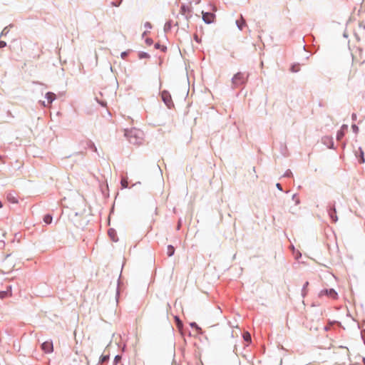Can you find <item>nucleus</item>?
I'll use <instances>...</instances> for the list:
<instances>
[{"instance_id":"nucleus-37","label":"nucleus","mask_w":365,"mask_h":365,"mask_svg":"<svg viewBox=\"0 0 365 365\" xmlns=\"http://www.w3.org/2000/svg\"><path fill=\"white\" fill-rule=\"evenodd\" d=\"M144 26L145 28H146L147 29H150L152 28V25L150 22H145L144 24Z\"/></svg>"},{"instance_id":"nucleus-7","label":"nucleus","mask_w":365,"mask_h":365,"mask_svg":"<svg viewBox=\"0 0 365 365\" xmlns=\"http://www.w3.org/2000/svg\"><path fill=\"white\" fill-rule=\"evenodd\" d=\"M328 214L333 222H337L338 217L336 216V210L334 205H333L332 206L329 205L328 209Z\"/></svg>"},{"instance_id":"nucleus-34","label":"nucleus","mask_w":365,"mask_h":365,"mask_svg":"<svg viewBox=\"0 0 365 365\" xmlns=\"http://www.w3.org/2000/svg\"><path fill=\"white\" fill-rule=\"evenodd\" d=\"M291 71L293 72V73L298 72L299 71L298 66L293 65L291 67Z\"/></svg>"},{"instance_id":"nucleus-10","label":"nucleus","mask_w":365,"mask_h":365,"mask_svg":"<svg viewBox=\"0 0 365 365\" xmlns=\"http://www.w3.org/2000/svg\"><path fill=\"white\" fill-rule=\"evenodd\" d=\"M348 129V125L344 124L341 125V129L336 133V140H341L344 136V131Z\"/></svg>"},{"instance_id":"nucleus-32","label":"nucleus","mask_w":365,"mask_h":365,"mask_svg":"<svg viewBox=\"0 0 365 365\" xmlns=\"http://www.w3.org/2000/svg\"><path fill=\"white\" fill-rule=\"evenodd\" d=\"M8 200H9V202H11L12 203H17L18 202V200L14 197L8 196Z\"/></svg>"},{"instance_id":"nucleus-28","label":"nucleus","mask_w":365,"mask_h":365,"mask_svg":"<svg viewBox=\"0 0 365 365\" xmlns=\"http://www.w3.org/2000/svg\"><path fill=\"white\" fill-rule=\"evenodd\" d=\"M9 30L8 29V26H6L1 31V35H0V37H2L4 36H6L7 35V34L9 33Z\"/></svg>"},{"instance_id":"nucleus-36","label":"nucleus","mask_w":365,"mask_h":365,"mask_svg":"<svg viewBox=\"0 0 365 365\" xmlns=\"http://www.w3.org/2000/svg\"><path fill=\"white\" fill-rule=\"evenodd\" d=\"M122 2V0L119 1H112L111 2V5L113 6H119L120 5Z\"/></svg>"},{"instance_id":"nucleus-21","label":"nucleus","mask_w":365,"mask_h":365,"mask_svg":"<svg viewBox=\"0 0 365 365\" xmlns=\"http://www.w3.org/2000/svg\"><path fill=\"white\" fill-rule=\"evenodd\" d=\"M243 339L247 342H251V335L249 332H245L243 334Z\"/></svg>"},{"instance_id":"nucleus-40","label":"nucleus","mask_w":365,"mask_h":365,"mask_svg":"<svg viewBox=\"0 0 365 365\" xmlns=\"http://www.w3.org/2000/svg\"><path fill=\"white\" fill-rule=\"evenodd\" d=\"M292 200H295L296 204L299 203V200L297 198V195L296 194L293 195Z\"/></svg>"},{"instance_id":"nucleus-2","label":"nucleus","mask_w":365,"mask_h":365,"mask_svg":"<svg viewBox=\"0 0 365 365\" xmlns=\"http://www.w3.org/2000/svg\"><path fill=\"white\" fill-rule=\"evenodd\" d=\"M250 74L245 72H238L232 78V87L237 88L244 86L249 78Z\"/></svg>"},{"instance_id":"nucleus-18","label":"nucleus","mask_w":365,"mask_h":365,"mask_svg":"<svg viewBox=\"0 0 365 365\" xmlns=\"http://www.w3.org/2000/svg\"><path fill=\"white\" fill-rule=\"evenodd\" d=\"M138 58L140 59H143V58H150V56L149 53H146V52H144V51H140L138 53Z\"/></svg>"},{"instance_id":"nucleus-42","label":"nucleus","mask_w":365,"mask_h":365,"mask_svg":"<svg viewBox=\"0 0 365 365\" xmlns=\"http://www.w3.org/2000/svg\"><path fill=\"white\" fill-rule=\"evenodd\" d=\"M97 101L98 102V103H100L103 107H106L107 105V103L106 101H100L98 100H97Z\"/></svg>"},{"instance_id":"nucleus-11","label":"nucleus","mask_w":365,"mask_h":365,"mask_svg":"<svg viewBox=\"0 0 365 365\" xmlns=\"http://www.w3.org/2000/svg\"><path fill=\"white\" fill-rule=\"evenodd\" d=\"M236 25L239 30L242 31L246 25V21L241 15L240 19L236 21Z\"/></svg>"},{"instance_id":"nucleus-45","label":"nucleus","mask_w":365,"mask_h":365,"mask_svg":"<svg viewBox=\"0 0 365 365\" xmlns=\"http://www.w3.org/2000/svg\"><path fill=\"white\" fill-rule=\"evenodd\" d=\"M4 242H3V241H0V245L4 246Z\"/></svg>"},{"instance_id":"nucleus-20","label":"nucleus","mask_w":365,"mask_h":365,"mask_svg":"<svg viewBox=\"0 0 365 365\" xmlns=\"http://www.w3.org/2000/svg\"><path fill=\"white\" fill-rule=\"evenodd\" d=\"M109 360V355H102L100 357L99 363L103 364L107 362Z\"/></svg>"},{"instance_id":"nucleus-9","label":"nucleus","mask_w":365,"mask_h":365,"mask_svg":"<svg viewBox=\"0 0 365 365\" xmlns=\"http://www.w3.org/2000/svg\"><path fill=\"white\" fill-rule=\"evenodd\" d=\"M45 98L47 99V104L43 102V106H48L56 99V94L52 92H47L45 95Z\"/></svg>"},{"instance_id":"nucleus-35","label":"nucleus","mask_w":365,"mask_h":365,"mask_svg":"<svg viewBox=\"0 0 365 365\" xmlns=\"http://www.w3.org/2000/svg\"><path fill=\"white\" fill-rule=\"evenodd\" d=\"M145 43H146L147 45H148V46L152 45V44H153V39H152V38H147L145 39Z\"/></svg>"},{"instance_id":"nucleus-43","label":"nucleus","mask_w":365,"mask_h":365,"mask_svg":"<svg viewBox=\"0 0 365 365\" xmlns=\"http://www.w3.org/2000/svg\"><path fill=\"white\" fill-rule=\"evenodd\" d=\"M351 119H352L353 120H356V113H352V115H351Z\"/></svg>"},{"instance_id":"nucleus-24","label":"nucleus","mask_w":365,"mask_h":365,"mask_svg":"<svg viewBox=\"0 0 365 365\" xmlns=\"http://www.w3.org/2000/svg\"><path fill=\"white\" fill-rule=\"evenodd\" d=\"M359 152H360V160H359V163H364L365 160H364V152L362 150V149L361 148H359Z\"/></svg>"},{"instance_id":"nucleus-8","label":"nucleus","mask_w":365,"mask_h":365,"mask_svg":"<svg viewBox=\"0 0 365 365\" xmlns=\"http://www.w3.org/2000/svg\"><path fill=\"white\" fill-rule=\"evenodd\" d=\"M215 17V14L210 12H202V19L207 24L212 23Z\"/></svg>"},{"instance_id":"nucleus-31","label":"nucleus","mask_w":365,"mask_h":365,"mask_svg":"<svg viewBox=\"0 0 365 365\" xmlns=\"http://www.w3.org/2000/svg\"><path fill=\"white\" fill-rule=\"evenodd\" d=\"M352 130L354 133L357 134L359 132V127L356 124L351 125Z\"/></svg>"},{"instance_id":"nucleus-5","label":"nucleus","mask_w":365,"mask_h":365,"mask_svg":"<svg viewBox=\"0 0 365 365\" xmlns=\"http://www.w3.org/2000/svg\"><path fill=\"white\" fill-rule=\"evenodd\" d=\"M322 143L329 149H334V140L331 136H324L322 138Z\"/></svg>"},{"instance_id":"nucleus-33","label":"nucleus","mask_w":365,"mask_h":365,"mask_svg":"<svg viewBox=\"0 0 365 365\" xmlns=\"http://www.w3.org/2000/svg\"><path fill=\"white\" fill-rule=\"evenodd\" d=\"M91 149H92L94 152H97V148L96 147L95 144L92 142L89 143V145Z\"/></svg>"},{"instance_id":"nucleus-44","label":"nucleus","mask_w":365,"mask_h":365,"mask_svg":"<svg viewBox=\"0 0 365 365\" xmlns=\"http://www.w3.org/2000/svg\"><path fill=\"white\" fill-rule=\"evenodd\" d=\"M147 34V31H144L143 34V37L145 36Z\"/></svg>"},{"instance_id":"nucleus-22","label":"nucleus","mask_w":365,"mask_h":365,"mask_svg":"<svg viewBox=\"0 0 365 365\" xmlns=\"http://www.w3.org/2000/svg\"><path fill=\"white\" fill-rule=\"evenodd\" d=\"M308 285H309V282H306L304 284L303 287H302V297H305V295L307 294L306 289H307V287H308Z\"/></svg>"},{"instance_id":"nucleus-25","label":"nucleus","mask_w":365,"mask_h":365,"mask_svg":"<svg viewBox=\"0 0 365 365\" xmlns=\"http://www.w3.org/2000/svg\"><path fill=\"white\" fill-rule=\"evenodd\" d=\"M121 359L122 357L120 355H116L114 358L113 365H117V364L121 361Z\"/></svg>"},{"instance_id":"nucleus-15","label":"nucleus","mask_w":365,"mask_h":365,"mask_svg":"<svg viewBox=\"0 0 365 365\" xmlns=\"http://www.w3.org/2000/svg\"><path fill=\"white\" fill-rule=\"evenodd\" d=\"M43 220L46 225H50L52 222L53 217L51 214H46L44 215Z\"/></svg>"},{"instance_id":"nucleus-13","label":"nucleus","mask_w":365,"mask_h":365,"mask_svg":"<svg viewBox=\"0 0 365 365\" xmlns=\"http://www.w3.org/2000/svg\"><path fill=\"white\" fill-rule=\"evenodd\" d=\"M190 10L188 6L185 4L181 5L180 6V14L185 16H187V13H190ZM187 18V16H186Z\"/></svg>"},{"instance_id":"nucleus-4","label":"nucleus","mask_w":365,"mask_h":365,"mask_svg":"<svg viewBox=\"0 0 365 365\" xmlns=\"http://www.w3.org/2000/svg\"><path fill=\"white\" fill-rule=\"evenodd\" d=\"M319 297L327 296L331 299H336L338 297L337 292L334 289H324L321 290L319 294Z\"/></svg>"},{"instance_id":"nucleus-14","label":"nucleus","mask_w":365,"mask_h":365,"mask_svg":"<svg viewBox=\"0 0 365 365\" xmlns=\"http://www.w3.org/2000/svg\"><path fill=\"white\" fill-rule=\"evenodd\" d=\"M11 292V286H9L7 287L6 291L0 292V298L4 299V298L8 297L9 294V292Z\"/></svg>"},{"instance_id":"nucleus-41","label":"nucleus","mask_w":365,"mask_h":365,"mask_svg":"<svg viewBox=\"0 0 365 365\" xmlns=\"http://www.w3.org/2000/svg\"><path fill=\"white\" fill-rule=\"evenodd\" d=\"M276 187H277L279 190H280V191H282V190H282V185H281L280 183H279V182L276 184Z\"/></svg>"},{"instance_id":"nucleus-19","label":"nucleus","mask_w":365,"mask_h":365,"mask_svg":"<svg viewBox=\"0 0 365 365\" xmlns=\"http://www.w3.org/2000/svg\"><path fill=\"white\" fill-rule=\"evenodd\" d=\"M172 28V21H167L165 24V26H164V31L165 33H168V31H170Z\"/></svg>"},{"instance_id":"nucleus-47","label":"nucleus","mask_w":365,"mask_h":365,"mask_svg":"<svg viewBox=\"0 0 365 365\" xmlns=\"http://www.w3.org/2000/svg\"><path fill=\"white\" fill-rule=\"evenodd\" d=\"M362 361H363V363H364V365H365V358H364V357L363 358Z\"/></svg>"},{"instance_id":"nucleus-6","label":"nucleus","mask_w":365,"mask_h":365,"mask_svg":"<svg viewBox=\"0 0 365 365\" xmlns=\"http://www.w3.org/2000/svg\"><path fill=\"white\" fill-rule=\"evenodd\" d=\"M41 349L46 354L51 353L53 350L52 341H46L43 342L41 344Z\"/></svg>"},{"instance_id":"nucleus-29","label":"nucleus","mask_w":365,"mask_h":365,"mask_svg":"<svg viewBox=\"0 0 365 365\" xmlns=\"http://www.w3.org/2000/svg\"><path fill=\"white\" fill-rule=\"evenodd\" d=\"M283 176L284 178H291L293 176V174L290 170H286V172L284 173Z\"/></svg>"},{"instance_id":"nucleus-16","label":"nucleus","mask_w":365,"mask_h":365,"mask_svg":"<svg viewBox=\"0 0 365 365\" xmlns=\"http://www.w3.org/2000/svg\"><path fill=\"white\" fill-rule=\"evenodd\" d=\"M175 254V248L173 245H169L167 247V255L172 257Z\"/></svg>"},{"instance_id":"nucleus-12","label":"nucleus","mask_w":365,"mask_h":365,"mask_svg":"<svg viewBox=\"0 0 365 365\" xmlns=\"http://www.w3.org/2000/svg\"><path fill=\"white\" fill-rule=\"evenodd\" d=\"M108 234L109 235V237H110V239L113 241V242H117L118 241V237H117V234H116V232L114 229L113 228H110L108 230Z\"/></svg>"},{"instance_id":"nucleus-3","label":"nucleus","mask_w":365,"mask_h":365,"mask_svg":"<svg viewBox=\"0 0 365 365\" xmlns=\"http://www.w3.org/2000/svg\"><path fill=\"white\" fill-rule=\"evenodd\" d=\"M161 98L165 106L169 108L174 107V103L170 92L167 90H163L160 92Z\"/></svg>"},{"instance_id":"nucleus-27","label":"nucleus","mask_w":365,"mask_h":365,"mask_svg":"<svg viewBox=\"0 0 365 365\" xmlns=\"http://www.w3.org/2000/svg\"><path fill=\"white\" fill-rule=\"evenodd\" d=\"M131 50H128V51H123L120 54V57L123 58V59H125V58L128 56V55L130 53Z\"/></svg>"},{"instance_id":"nucleus-38","label":"nucleus","mask_w":365,"mask_h":365,"mask_svg":"<svg viewBox=\"0 0 365 365\" xmlns=\"http://www.w3.org/2000/svg\"><path fill=\"white\" fill-rule=\"evenodd\" d=\"M6 46V43L4 41H0V48H4Z\"/></svg>"},{"instance_id":"nucleus-30","label":"nucleus","mask_w":365,"mask_h":365,"mask_svg":"<svg viewBox=\"0 0 365 365\" xmlns=\"http://www.w3.org/2000/svg\"><path fill=\"white\" fill-rule=\"evenodd\" d=\"M120 183H121V186L123 188H126L128 186V182L127 180H125V179H122Z\"/></svg>"},{"instance_id":"nucleus-17","label":"nucleus","mask_w":365,"mask_h":365,"mask_svg":"<svg viewBox=\"0 0 365 365\" xmlns=\"http://www.w3.org/2000/svg\"><path fill=\"white\" fill-rule=\"evenodd\" d=\"M190 326L192 328H195L197 332V334H202V329L197 324L196 322H191L190 323Z\"/></svg>"},{"instance_id":"nucleus-26","label":"nucleus","mask_w":365,"mask_h":365,"mask_svg":"<svg viewBox=\"0 0 365 365\" xmlns=\"http://www.w3.org/2000/svg\"><path fill=\"white\" fill-rule=\"evenodd\" d=\"M175 322H176V325L178 327H180L182 326V323L181 322V320L180 319V318L178 317V316H175Z\"/></svg>"},{"instance_id":"nucleus-46","label":"nucleus","mask_w":365,"mask_h":365,"mask_svg":"<svg viewBox=\"0 0 365 365\" xmlns=\"http://www.w3.org/2000/svg\"><path fill=\"white\" fill-rule=\"evenodd\" d=\"M2 206H3V204H2V202L0 201V208H1V207H2Z\"/></svg>"},{"instance_id":"nucleus-39","label":"nucleus","mask_w":365,"mask_h":365,"mask_svg":"<svg viewBox=\"0 0 365 365\" xmlns=\"http://www.w3.org/2000/svg\"><path fill=\"white\" fill-rule=\"evenodd\" d=\"M194 39L197 43H200L201 41V39L199 38V36L197 34L194 35Z\"/></svg>"},{"instance_id":"nucleus-1","label":"nucleus","mask_w":365,"mask_h":365,"mask_svg":"<svg viewBox=\"0 0 365 365\" xmlns=\"http://www.w3.org/2000/svg\"><path fill=\"white\" fill-rule=\"evenodd\" d=\"M124 135L131 144L139 145L143 142L144 133L140 129L135 128L125 129Z\"/></svg>"},{"instance_id":"nucleus-23","label":"nucleus","mask_w":365,"mask_h":365,"mask_svg":"<svg viewBox=\"0 0 365 365\" xmlns=\"http://www.w3.org/2000/svg\"><path fill=\"white\" fill-rule=\"evenodd\" d=\"M155 48L156 49H161L163 52H165L167 50V47L165 46H161L159 43H156L155 44Z\"/></svg>"}]
</instances>
